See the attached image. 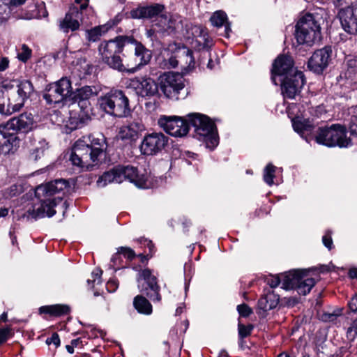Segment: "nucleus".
Returning <instances> with one entry per match:
<instances>
[{
  "label": "nucleus",
  "instance_id": "f257e3e1",
  "mask_svg": "<svg viewBox=\"0 0 357 357\" xmlns=\"http://www.w3.org/2000/svg\"><path fill=\"white\" fill-rule=\"evenodd\" d=\"M69 188V183L65 179H56L38 185L35 190V197L26 205L23 216L35 220L52 217L56 213L54 207L62 202L63 196Z\"/></svg>",
  "mask_w": 357,
  "mask_h": 357
},
{
  "label": "nucleus",
  "instance_id": "f03ea898",
  "mask_svg": "<svg viewBox=\"0 0 357 357\" xmlns=\"http://www.w3.org/2000/svg\"><path fill=\"white\" fill-rule=\"evenodd\" d=\"M105 149V140L102 135L83 137L75 142L69 160L73 166L89 170L98 164Z\"/></svg>",
  "mask_w": 357,
  "mask_h": 357
},
{
  "label": "nucleus",
  "instance_id": "7ed1b4c3",
  "mask_svg": "<svg viewBox=\"0 0 357 357\" xmlns=\"http://www.w3.org/2000/svg\"><path fill=\"white\" fill-rule=\"evenodd\" d=\"M128 180L140 188H150L154 187L150 176L139 174L137 169L133 166L114 167L109 171L104 173L98 180L97 184L103 188L108 183H121Z\"/></svg>",
  "mask_w": 357,
  "mask_h": 357
},
{
  "label": "nucleus",
  "instance_id": "20e7f679",
  "mask_svg": "<svg viewBox=\"0 0 357 357\" xmlns=\"http://www.w3.org/2000/svg\"><path fill=\"white\" fill-rule=\"evenodd\" d=\"M132 38L120 36L113 40L102 42L98 47L102 61L110 68L119 71L135 73V68L126 69L119 55L123 52L125 45L132 42Z\"/></svg>",
  "mask_w": 357,
  "mask_h": 357
},
{
  "label": "nucleus",
  "instance_id": "39448f33",
  "mask_svg": "<svg viewBox=\"0 0 357 357\" xmlns=\"http://www.w3.org/2000/svg\"><path fill=\"white\" fill-rule=\"evenodd\" d=\"M89 3V0H75L64 18L59 22L60 30L64 33L76 31L79 28V22L85 24H91L95 11Z\"/></svg>",
  "mask_w": 357,
  "mask_h": 357
},
{
  "label": "nucleus",
  "instance_id": "423d86ee",
  "mask_svg": "<svg viewBox=\"0 0 357 357\" xmlns=\"http://www.w3.org/2000/svg\"><path fill=\"white\" fill-rule=\"evenodd\" d=\"M190 125L195 128L197 138L206 143V148L213 150L219 143L215 123L206 116L192 113L187 115Z\"/></svg>",
  "mask_w": 357,
  "mask_h": 357
},
{
  "label": "nucleus",
  "instance_id": "0eeeda50",
  "mask_svg": "<svg viewBox=\"0 0 357 357\" xmlns=\"http://www.w3.org/2000/svg\"><path fill=\"white\" fill-rule=\"evenodd\" d=\"M296 39L298 43L311 47L321 40V26L312 14H305L296 26Z\"/></svg>",
  "mask_w": 357,
  "mask_h": 357
},
{
  "label": "nucleus",
  "instance_id": "6e6552de",
  "mask_svg": "<svg viewBox=\"0 0 357 357\" xmlns=\"http://www.w3.org/2000/svg\"><path fill=\"white\" fill-rule=\"evenodd\" d=\"M316 142L328 147L347 148L351 145V139L347 136L345 127L340 124L319 128Z\"/></svg>",
  "mask_w": 357,
  "mask_h": 357
},
{
  "label": "nucleus",
  "instance_id": "1a4fd4ad",
  "mask_svg": "<svg viewBox=\"0 0 357 357\" xmlns=\"http://www.w3.org/2000/svg\"><path fill=\"white\" fill-rule=\"evenodd\" d=\"M36 126V122L31 113L24 112L17 116L9 119L6 123L0 124V133L6 138L10 136V140L15 139L17 137L14 134L17 132L27 133L31 131Z\"/></svg>",
  "mask_w": 357,
  "mask_h": 357
},
{
  "label": "nucleus",
  "instance_id": "9d476101",
  "mask_svg": "<svg viewBox=\"0 0 357 357\" xmlns=\"http://www.w3.org/2000/svg\"><path fill=\"white\" fill-rule=\"evenodd\" d=\"M159 84L161 91L169 99L177 100L187 96L183 77L179 73H164L160 77Z\"/></svg>",
  "mask_w": 357,
  "mask_h": 357
},
{
  "label": "nucleus",
  "instance_id": "9b49d317",
  "mask_svg": "<svg viewBox=\"0 0 357 357\" xmlns=\"http://www.w3.org/2000/svg\"><path fill=\"white\" fill-rule=\"evenodd\" d=\"M139 291L146 295L153 302H160L161 295L160 287L158 284L157 278L150 269L146 268L139 272L137 278Z\"/></svg>",
  "mask_w": 357,
  "mask_h": 357
},
{
  "label": "nucleus",
  "instance_id": "f8f14e48",
  "mask_svg": "<svg viewBox=\"0 0 357 357\" xmlns=\"http://www.w3.org/2000/svg\"><path fill=\"white\" fill-rule=\"evenodd\" d=\"M158 123L164 131L173 137H181L189 132L190 123L188 119L164 115L158 119Z\"/></svg>",
  "mask_w": 357,
  "mask_h": 357
},
{
  "label": "nucleus",
  "instance_id": "ddd939ff",
  "mask_svg": "<svg viewBox=\"0 0 357 357\" xmlns=\"http://www.w3.org/2000/svg\"><path fill=\"white\" fill-rule=\"evenodd\" d=\"M127 87L134 91L139 98L144 99H150L158 93L157 83L148 77H135L130 79Z\"/></svg>",
  "mask_w": 357,
  "mask_h": 357
},
{
  "label": "nucleus",
  "instance_id": "4468645a",
  "mask_svg": "<svg viewBox=\"0 0 357 357\" xmlns=\"http://www.w3.org/2000/svg\"><path fill=\"white\" fill-rule=\"evenodd\" d=\"M167 142L168 137L162 132L146 134L140 143L139 150L142 155H155L165 149Z\"/></svg>",
  "mask_w": 357,
  "mask_h": 357
},
{
  "label": "nucleus",
  "instance_id": "2eb2a0df",
  "mask_svg": "<svg viewBox=\"0 0 357 357\" xmlns=\"http://www.w3.org/2000/svg\"><path fill=\"white\" fill-rule=\"evenodd\" d=\"M71 91L72 86L70 79L67 77H62L48 86L43 98L49 104L59 103L70 93Z\"/></svg>",
  "mask_w": 357,
  "mask_h": 357
},
{
  "label": "nucleus",
  "instance_id": "dca6fc26",
  "mask_svg": "<svg viewBox=\"0 0 357 357\" xmlns=\"http://www.w3.org/2000/svg\"><path fill=\"white\" fill-rule=\"evenodd\" d=\"M296 73H303L294 67V61L291 56H279L273 64L271 70V80L275 85H278V78L291 77Z\"/></svg>",
  "mask_w": 357,
  "mask_h": 357
},
{
  "label": "nucleus",
  "instance_id": "f3484780",
  "mask_svg": "<svg viewBox=\"0 0 357 357\" xmlns=\"http://www.w3.org/2000/svg\"><path fill=\"white\" fill-rule=\"evenodd\" d=\"M303 73H296L291 77L278 79V82L281 83L282 93L284 98L293 99L300 92L305 84Z\"/></svg>",
  "mask_w": 357,
  "mask_h": 357
},
{
  "label": "nucleus",
  "instance_id": "a211bd4d",
  "mask_svg": "<svg viewBox=\"0 0 357 357\" xmlns=\"http://www.w3.org/2000/svg\"><path fill=\"white\" fill-rule=\"evenodd\" d=\"M332 53L331 46H326L315 51L307 63L310 70L317 74L321 73L328 67Z\"/></svg>",
  "mask_w": 357,
  "mask_h": 357
},
{
  "label": "nucleus",
  "instance_id": "6ab92c4d",
  "mask_svg": "<svg viewBox=\"0 0 357 357\" xmlns=\"http://www.w3.org/2000/svg\"><path fill=\"white\" fill-rule=\"evenodd\" d=\"M338 16L342 27L346 32L357 33V3L340 9Z\"/></svg>",
  "mask_w": 357,
  "mask_h": 357
},
{
  "label": "nucleus",
  "instance_id": "aec40b11",
  "mask_svg": "<svg viewBox=\"0 0 357 357\" xmlns=\"http://www.w3.org/2000/svg\"><path fill=\"white\" fill-rule=\"evenodd\" d=\"M181 22L177 15H160L153 26L155 31L169 35L180 27Z\"/></svg>",
  "mask_w": 357,
  "mask_h": 357
},
{
  "label": "nucleus",
  "instance_id": "412c9836",
  "mask_svg": "<svg viewBox=\"0 0 357 357\" xmlns=\"http://www.w3.org/2000/svg\"><path fill=\"white\" fill-rule=\"evenodd\" d=\"M100 89L95 86H84L77 89L73 96V100L77 102L82 110H87L91 107L90 100L96 96Z\"/></svg>",
  "mask_w": 357,
  "mask_h": 357
},
{
  "label": "nucleus",
  "instance_id": "4be33fe9",
  "mask_svg": "<svg viewBox=\"0 0 357 357\" xmlns=\"http://www.w3.org/2000/svg\"><path fill=\"white\" fill-rule=\"evenodd\" d=\"M114 104L111 108L110 115L116 117L127 116L130 112L129 100L121 90L114 89L112 96Z\"/></svg>",
  "mask_w": 357,
  "mask_h": 357
},
{
  "label": "nucleus",
  "instance_id": "5701e85b",
  "mask_svg": "<svg viewBox=\"0 0 357 357\" xmlns=\"http://www.w3.org/2000/svg\"><path fill=\"white\" fill-rule=\"evenodd\" d=\"M145 129V126L142 121L135 120L120 128L119 137L122 140L129 142H135Z\"/></svg>",
  "mask_w": 357,
  "mask_h": 357
},
{
  "label": "nucleus",
  "instance_id": "b1692460",
  "mask_svg": "<svg viewBox=\"0 0 357 357\" xmlns=\"http://www.w3.org/2000/svg\"><path fill=\"white\" fill-rule=\"evenodd\" d=\"M165 7L162 4L155 3L147 6H139L130 11V17L133 19H151L158 17Z\"/></svg>",
  "mask_w": 357,
  "mask_h": 357
},
{
  "label": "nucleus",
  "instance_id": "393cba45",
  "mask_svg": "<svg viewBox=\"0 0 357 357\" xmlns=\"http://www.w3.org/2000/svg\"><path fill=\"white\" fill-rule=\"evenodd\" d=\"M17 87V98H15V97H12L11 99L15 110L19 112L24 106L25 100L33 92V86L30 81L22 80L19 82Z\"/></svg>",
  "mask_w": 357,
  "mask_h": 357
},
{
  "label": "nucleus",
  "instance_id": "a878e982",
  "mask_svg": "<svg viewBox=\"0 0 357 357\" xmlns=\"http://www.w3.org/2000/svg\"><path fill=\"white\" fill-rule=\"evenodd\" d=\"M210 21L213 26L217 28L225 26V37L229 38V33L231 31V24L228 21L227 15L225 12L222 10H217L214 12L210 17Z\"/></svg>",
  "mask_w": 357,
  "mask_h": 357
},
{
  "label": "nucleus",
  "instance_id": "bb28decb",
  "mask_svg": "<svg viewBox=\"0 0 357 357\" xmlns=\"http://www.w3.org/2000/svg\"><path fill=\"white\" fill-rule=\"evenodd\" d=\"M303 270H292L282 274L281 287L286 290L296 289Z\"/></svg>",
  "mask_w": 357,
  "mask_h": 357
},
{
  "label": "nucleus",
  "instance_id": "cd10ccee",
  "mask_svg": "<svg viewBox=\"0 0 357 357\" xmlns=\"http://www.w3.org/2000/svg\"><path fill=\"white\" fill-rule=\"evenodd\" d=\"M294 130L301 137L308 134L313 129V123L309 119L297 116L291 121Z\"/></svg>",
  "mask_w": 357,
  "mask_h": 357
},
{
  "label": "nucleus",
  "instance_id": "c85d7f7f",
  "mask_svg": "<svg viewBox=\"0 0 357 357\" xmlns=\"http://www.w3.org/2000/svg\"><path fill=\"white\" fill-rule=\"evenodd\" d=\"M279 303V296L273 292H268L258 301V308L264 312L275 308Z\"/></svg>",
  "mask_w": 357,
  "mask_h": 357
},
{
  "label": "nucleus",
  "instance_id": "c756f323",
  "mask_svg": "<svg viewBox=\"0 0 357 357\" xmlns=\"http://www.w3.org/2000/svg\"><path fill=\"white\" fill-rule=\"evenodd\" d=\"M307 271L303 270L298 282L296 291L299 294L306 295L310 293L312 288L315 285V280L307 275Z\"/></svg>",
  "mask_w": 357,
  "mask_h": 357
},
{
  "label": "nucleus",
  "instance_id": "7c9ffc66",
  "mask_svg": "<svg viewBox=\"0 0 357 357\" xmlns=\"http://www.w3.org/2000/svg\"><path fill=\"white\" fill-rule=\"evenodd\" d=\"M130 43L135 44V55L139 59L138 67L146 65L151 60L152 54L141 43L133 39Z\"/></svg>",
  "mask_w": 357,
  "mask_h": 357
},
{
  "label": "nucleus",
  "instance_id": "2f4dec72",
  "mask_svg": "<svg viewBox=\"0 0 357 357\" xmlns=\"http://www.w3.org/2000/svg\"><path fill=\"white\" fill-rule=\"evenodd\" d=\"M110 28V25L105 24L95 26L91 29H87L85 31L86 38L89 42H96L102 36L105 35Z\"/></svg>",
  "mask_w": 357,
  "mask_h": 357
},
{
  "label": "nucleus",
  "instance_id": "473e14b6",
  "mask_svg": "<svg viewBox=\"0 0 357 357\" xmlns=\"http://www.w3.org/2000/svg\"><path fill=\"white\" fill-rule=\"evenodd\" d=\"M17 112L11 98L5 95L4 91L0 89V114L1 115L10 116Z\"/></svg>",
  "mask_w": 357,
  "mask_h": 357
},
{
  "label": "nucleus",
  "instance_id": "72a5a7b5",
  "mask_svg": "<svg viewBox=\"0 0 357 357\" xmlns=\"http://www.w3.org/2000/svg\"><path fill=\"white\" fill-rule=\"evenodd\" d=\"M40 314H50L54 316H61L66 314L70 312V307L66 305H52L42 306L39 308Z\"/></svg>",
  "mask_w": 357,
  "mask_h": 357
},
{
  "label": "nucleus",
  "instance_id": "f704fd0d",
  "mask_svg": "<svg viewBox=\"0 0 357 357\" xmlns=\"http://www.w3.org/2000/svg\"><path fill=\"white\" fill-rule=\"evenodd\" d=\"M133 305L138 312L146 315L152 313V305L143 296L138 295L134 298Z\"/></svg>",
  "mask_w": 357,
  "mask_h": 357
},
{
  "label": "nucleus",
  "instance_id": "c9c22d12",
  "mask_svg": "<svg viewBox=\"0 0 357 357\" xmlns=\"http://www.w3.org/2000/svg\"><path fill=\"white\" fill-rule=\"evenodd\" d=\"M114 93V89L111 90L108 93H105L104 96H101L98 100V102L100 109L109 114H110L111 108L112 104H114L112 98Z\"/></svg>",
  "mask_w": 357,
  "mask_h": 357
},
{
  "label": "nucleus",
  "instance_id": "e433bc0d",
  "mask_svg": "<svg viewBox=\"0 0 357 357\" xmlns=\"http://www.w3.org/2000/svg\"><path fill=\"white\" fill-rule=\"evenodd\" d=\"M33 7L35 10L26 13L25 16H24V18L30 20L33 18L46 17L48 15L44 2L36 3Z\"/></svg>",
  "mask_w": 357,
  "mask_h": 357
},
{
  "label": "nucleus",
  "instance_id": "4c0bfd02",
  "mask_svg": "<svg viewBox=\"0 0 357 357\" xmlns=\"http://www.w3.org/2000/svg\"><path fill=\"white\" fill-rule=\"evenodd\" d=\"M277 167L271 163L268 164L264 169L263 179L264 181L269 186L274 184L273 179Z\"/></svg>",
  "mask_w": 357,
  "mask_h": 357
},
{
  "label": "nucleus",
  "instance_id": "58836bf2",
  "mask_svg": "<svg viewBox=\"0 0 357 357\" xmlns=\"http://www.w3.org/2000/svg\"><path fill=\"white\" fill-rule=\"evenodd\" d=\"M32 51L25 44L17 49V58L22 62L26 63L31 57Z\"/></svg>",
  "mask_w": 357,
  "mask_h": 357
},
{
  "label": "nucleus",
  "instance_id": "ea45409f",
  "mask_svg": "<svg viewBox=\"0 0 357 357\" xmlns=\"http://www.w3.org/2000/svg\"><path fill=\"white\" fill-rule=\"evenodd\" d=\"M47 144L45 140H40L38 142L37 146L33 149L31 153V157L34 160H37L43 155L45 151L47 149Z\"/></svg>",
  "mask_w": 357,
  "mask_h": 357
},
{
  "label": "nucleus",
  "instance_id": "a19ab883",
  "mask_svg": "<svg viewBox=\"0 0 357 357\" xmlns=\"http://www.w3.org/2000/svg\"><path fill=\"white\" fill-rule=\"evenodd\" d=\"M102 271L100 269H95L91 274L92 280L88 279L87 282L90 285L91 282L93 283L92 287L93 288L95 284H100L102 282L101 275Z\"/></svg>",
  "mask_w": 357,
  "mask_h": 357
},
{
  "label": "nucleus",
  "instance_id": "79ce46f5",
  "mask_svg": "<svg viewBox=\"0 0 357 357\" xmlns=\"http://www.w3.org/2000/svg\"><path fill=\"white\" fill-rule=\"evenodd\" d=\"M357 337V318L352 322L347 331V337L349 341H354Z\"/></svg>",
  "mask_w": 357,
  "mask_h": 357
},
{
  "label": "nucleus",
  "instance_id": "37998d69",
  "mask_svg": "<svg viewBox=\"0 0 357 357\" xmlns=\"http://www.w3.org/2000/svg\"><path fill=\"white\" fill-rule=\"evenodd\" d=\"M184 274H185V291H187L189 286V282L192 277V265L190 263H185L184 265Z\"/></svg>",
  "mask_w": 357,
  "mask_h": 357
},
{
  "label": "nucleus",
  "instance_id": "c03bdc74",
  "mask_svg": "<svg viewBox=\"0 0 357 357\" xmlns=\"http://www.w3.org/2000/svg\"><path fill=\"white\" fill-rule=\"evenodd\" d=\"M9 17L8 5L0 1V25L5 22Z\"/></svg>",
  "mask_w": 357,
  "mask_h": 357
},
{
  "label": "nucleus",
  "instance_id": "a18cd8bd",
  "mask_svg": "<svg viewBox=\"0 0 357 357\" xmlns=\"http://www.w3.org/2000/svg\"><path fill=\"white\" fill-rule=\"evenodd\" d=\"M253 327L251 325L244 326L243 324H238V335L241 338H244L248 336Z\"/></svg>",
  "mask_w": 357,
  "mask_h": 357
},
{
  "label": "nucleus",
  "instance_id": "49530a36",
  "mask_svg": "<svg viewBox=\"0 0 357 357\" xmlns=\"http://www.w3.org/2000/svg\"><path fill=\"white\" fill-rule=\"evenodd\" d=\"M119 252L120 255L124 257V258H127L128 259H132L135 257V252L127 247H121L119 249Z\"/></svg>",
  "mask_w": 357,
  "mask_h": 357
},
{
  "label": "nucleus",
  "instance_id": "de8ad7c7",
  "mask_svg": "<svg viewBox=\"0 0 357 357\" xmlns=\"http://www.w3.org/2000/svg\"><path fill=\"white\" fill-rule=\"evenodd\" d=\"M237 310L240 315L244 317H247L252 313V309L246 304L238 305Z\"/></svg>",
  "mask_w": 357,
  "mask_h": 357
},
{
  "label": "nucleus",
  "instance_id": "09e8293b",
  "mask_svg": "<svg viewBox=\"0 0 357 357\" xmlns=\"http://www.w3.org/2000/svg\"><path fill=\"white\" fill-rule=\"evenodd\" d=\"M121 261H122L121 255H120V253L118 251L116 254H114L112 256V257L111 259V264L109 266L111 268H113L116 271L119 268H115V266L120 265Z\"/></svg>",
  "mask_w": 357,
  "mask_h": 357
},
{
  "label": "nucleus",
  "instance_id": "8fccbe9b",
  "mask_svg": "<svg viewBox=\"0 0 357 357\" xmlns=\"http://www.w3.org/2000/svg\"><path fill=\"white\" fill-rule=\"evenodd\" d=\"M322 242L324 245L328 249L331 250L333 248V241L331 238V232L327 231L322 237Z\"/></svg>",
  "mask_w": 357,
  "mask_h": 357
},
{
  "label": "nucleus",
  "instance_id": "3c124183",
  "mask_svg": "<svg viewBox=\"0 0 357 357\" xmlns=\"http://www.w3.org/2000/svg\"><path fill=\"white\" fill-rule=\"evenodd\" d=\"M282 282V275L279 276H272L267 280L268 284L272 287L275 288L278 287L280 284H281Z\"/></svg>",
  "mask_w": 357,
  "mask_h": 357
},
{
  "label": "nucleus",
  "instance_id": "603ef678",
  "mask_svg": "<svg viewBox=\"0 0 357 357\" xmlns=\"http://www.w3.org/2000/svg\"><path fill=\"white\" fill-rule=\"evenodd\" d=\"M201 39L203 40V46L204 48L209 49L213 45V40L206 33H202Z\"/></svg>",
  "mask_w": 357,
  "mask_h": 357
},
{
  "label": "nucleus",
  "instance_id": "864d4df0",
  "mask_svg": "<svg viewBox=\"0 0 357 357\" xmlns=\"http://www.w3.org/2000/svg\"><path fill=\"white\" fill-rule=\"evenodd\" d=\"M351 135L357 137V116H353L349 125Z\"/></svg>",
  "mask_w": 357,
  "mask_h": 357
},
{
  "label": "nucleus",
  "instance_id": "5fc2aeb1",
  "mask_svg": "<svg viewBox=\"0 0 357 357\" xmlns=\"http://www.w3.org/2000/svg\"><path fill=\"white\" fill-rule=\"evenodd\" d=\"M118 286L119 283L115 279H110L106 284V288L109 292H114Z\"/></svg>",
  "mask_w": 357,
  "mask_h": 357
},
{
  "label": "nucleus",
  "instance_id": "6e6d98bb",
  "mask_svg": "<svg viewBox=\"0 0 357 357\" xmlns=\"http://www.w3.org/2000/svg\"><path fill=\"white\" fill-rule=\"evenodd\" d=\"M46 343L50 345L53 344L56 347L60 345V339L56 333H54L51 337H49L46 340Z\"/></svg>",
  "mask_w": 357,
  "mask_h": 357
},
{
  "label": "nucleus",
  "instance_id": "4d7b16f0",
  "mask_svg": "<svg viewBox=\"0 0 357 357\" xmlns=\"http://www.w3.org/2000/svg\"><path fill=\"white\" fill-rule=\"evenodd\" d=\"M10 333L9 328H4L0 329V344L6 341Z\"/></svg>",
  "mask_w": 357,
  "mask_h": 357
},
{
  "label": "nucleus",
  "instance_id": "13d9d810",
  "mask_svg": "<svg viewBox=\"0 0 357 357\" xmlns=\"http://www.w3.org/2000/svg\"><path fill=\"white\" fill-rule=\"evenodd\" d=\"M10 61L8 57L0 56V72L5 71L9 67Z\"/></svg>",
  "mask_w": 357,
  "mask_h": 357
},
{
  "label": "nucleus",
  "instance_id": "bf43d9fd",
  "mask_svg": "<svg viewBox=\"0 0 357 357\" xmlns=\"http://www.w3.org/2000/svg\"><path fill=\"white\" fill-rule=\"evenodd\" d=\"M178 63V61L176 59L175 56H170L168 59L167 63H165V67L167 68H175L177 67Z\"/></svg>",
  "mask_w": 357,
  "mask_h": 357
},
{
  "label": "nucleus",
  "instance_id": "052dcab7",
  "mask_svg": "<svg viewBox=\"0 0 357 357\" xmlns=\"http://www.w3.org/2000/svg\"><path fill=\"white\" fill-rule=\"evenodd\" d=\"M26 0H10L9 1L8 6L10 9L16 8L22 5H23Z\"/></svg>",
  "mask_w": 357,
  "mask_h": 357
},
{
  "label": "nucleus",
  "instance_id": "680f3d73",
  "mask_svg": "<svg viewBox=\"0 0 357 357\" xmlns=\"http://www.w3.org/2000/svg\"><path fill=\"white\" fill-rule=\"evenodd\" d=\"M337 317V314L334 313H325L322 316V320L324 321H334Z\"/></svg>",
  "mask_w": 357,
  "mask_h": 357
},
{
  "label": "nucleus",
  "instance_id": "e2e57ef3",
  "mask_svg": "<svg viewBox=\"0 0 357 357\" xmlns=\"http://www.w3.org/2000/svg\"><path fill=\"white\" fill-rule=\"evenodd\" d=\"M349 307L351 311L357 312V294L349 301Z\"/></svg>",
  "mask_w": 357,
  "mask_h": 357
},
{
  "label": "nucleus",
  "instance_id": "0e129e2a",
  "mask_svg": "<svg viewBox=\"0 0 357 357\" xmlns=\"http://www.w3.org/2000/svg\"><path fill=\"white\" fill-rule=\"evenodd\" d=\"M186 53V57H187V59H189V66H188V68H193L194 66V64H195V61H194V59L192 57V52L190 51V50H187L185 52Z\"/></svg>",
  "mask_w": 357,
  "mask_h": 357
},
{
  "label": "nucleus",
  "instance_id": "69168bd1",
  "mask_svg": "<svg viewBox=\"0 0 357 357\" xmlns=\"http://www.w3.org/2000/svg\"><path fill=\"white\" fill-rule=\"evenodd\" d=\"M349 276L351 278H357V268H352L349 271Z\"/></svg>",
  "mask_w": 357,
  "mask_h": 357
},
{
  "label": "nucleus",
  "instance_id": "338daca9",
  "mask_svg": "<svg viewBox=\"0 0 357 357\" xmlns=\"http://www.w3.org/2000/svg\"><path fill=\"white\" fill-rule=\"evenodd\" d=\"M8 214V208L3 207L0 208V218L6 217Z\"/></svg>",
  "mask_w": 357,
  "mask_h": 357
},
{
  "label": "nucleus",
  "instance_id": "774afa93",
  "mask_svg": "<svg viewBox=\"0 0 357 357\" xmlns=\"http://www.w3.org/2000/svg\"><path fill=\"white\" fill-rule=\"evenodd\" d=\"M140 243H144V245H147L148 247L149 248V250L151 251L153 244L150 241H148L146 239H141Z\"/></svg>",
  "mask_w": 357,
  "mask_h": 357
}]
</instances>
